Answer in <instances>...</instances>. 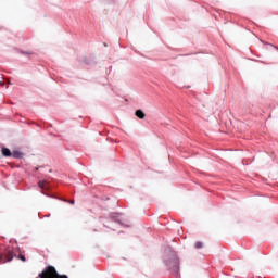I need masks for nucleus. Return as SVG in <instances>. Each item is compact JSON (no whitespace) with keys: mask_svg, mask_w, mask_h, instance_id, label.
<instances>
[{"mask_svg":"<svg viewBox=\"0 0 278 278\" xmlns=\"http://www.w3.org/2000/svg\"><path fill=\"white\" fill-rule=\"evenodd\" d=\"M40 278H68L66 275H60L58 274V270H55V267L48 266L41 274H39Z\"/></svg>","mask_w":278,"mask_h":278,"instance_id":"obj_1","label":"nucleus"},{"mask_svg":"<svg viewBox=\"0 0 278 278\" xmlns=\"http://www.w3.org/2000/svg\"><path fill=\"white\" fill-rule=\"evenodd\" d=\"M0 251L7 262H12L16 257V253H14V250L10 245H0Z\"/></svg>","mask_w":278,"mask_h":278,"instance_id":"obj_2","label":"nucleus"},{"mask_svg":"<svg viewBox=\"0 0 278 278\" xmlns=\"http://www.w3.org/2000/svg\"><path fill=\"white\" fill-rule=\"evenodd\" d=\"M166 265L168 266V268H170V270H173L176 275L177 273H179V258L177 257H173L169 261H166Z\"/></svg>","mask_w":278,"mask_h":278,"instance_id":"obj_3","label":"nucleus"},{"mask_svg":"<svg viewBox=\"0 0 278 278\" xmlns=\"http://www.w3.org/2000/svg\"><path fill=\"white\" fill-rule=\"evenodd\" d=\"M12 157H14L15 160H22L23 157V154L21 151L18 150H14L12 153H11Z\"/></svg>","mask_w":278,"mask_h":278,"instance_id":"obj_4","label":"nucleus"},{"mask_svg":"<svg viewBox=\"0 0 278 278\" xmlns=\"http://www.w3.org/2000/svg\"><path fill=\"white\" fill-rule=\"evenodd\" d=\"M2 155L4 156V157H12V151H10V149H8V148H2Z\"/></svg>","mask_w":278,"mask_h":278,"instance_id":"obj_5","label":"nucleus"},{"mask_svg":"<svg viewBox=\"0 0 278 278\" xmlns=\"http://www.w3.org/2000/svg\"><path fill=\"white\" fill-rule=\"evenodd\" d=\"M38 187L41 189V190H49V185H47V182L45 180H40L38 182Z\"/></svg>","mask_w":278,"mask_h":278,"instance_id":"obj_6","label":"nucleus"},{"mask_svg":"<svg viewBox=\"0 0 278 278\" xmlns=\"http://www.w3.org/2000/svg\"><path fill=\"white\" fill-rule=\"evenodd\" d=\"M135 114L137 118H141V119H144V116H147L142 110H137Z\"/></svg>","mask_w":278,"mask_h":278,"instance_id":"obj_7","label":"nucleus"},{"mask_svg":"<svg viewBox=\"0 0 278 278\" xmlns=\"http://www.w3.org/2000/svg\"><path fill=\"white\" fill-rule=\"evenodd\" d=\"M194 247H195L197 249H203V242L197 241V242L194 243Z\"/></svg>","mask_w":278,"mask_h":278,"instance_id":"obj_8","label":"nucleus"},{"mask_svg":"<svg viewBox=\"0 0 278 278\" xmlns=\"http://www.w3.org/2000/svg\"><path fill=\"white\" fill-rule=\"evenodd\" d=\"M119 216V214H115L112 218L115 220V223H121Z\"/></svg>","mask_w":278,"mask_h":278,"instance_id":"obj_9","label":"nucleus"},{"mask_svg":"<svg viewBox=\"0 0 278 278\" xmlns=\"http://www.w3.org/2000/svg\"><path fill=\"white\" fill-rule=\"evenodd\" d=\"M18 260H21L22 262H26L27 260L25 258V255L23 254H20L18 255Z\"/></svg>","mask_w":278,"mask_h":278,"instance_id":"obj_10","label":"nucleus"},{"mask_svg":"<svg viewBox=\"0 0 278 278\" xmlns=\"http://www.w3.org/2000/svg\"><path fill=\"white\" fill-rule=\"evenodd\" d=\"M68 203H71V205H75V200H71Z\"/></svg>","mask_w":278,"mask_h":278,"instance_id":"obj_11","label":"nucleus"}]
</instances>
